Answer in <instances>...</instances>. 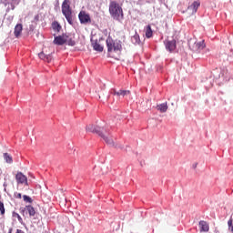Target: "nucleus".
I'll return each mask as SVG.
<instances>
[{"mask_svg": "<svg viewBox=\"0 0 233 233\" xmlns=\"http://www.w3.org/2000/svg\"><path fill=\"white\" fill-rule=\"evenodd\" d=\"M109 14L115 21L121 23L125 19V15L123 14V7L116 1H111L109 4Z\"/></svg>", "mask_w": 233, "mask_h": 233, "instance_id": "1", "label": "nucleus"}, {"mask_svg": "<svg viewBox=\"0 0 233 233\" xmlns=\"http://www.w3.org/2000/svg\"><path fill=\"white\" fill-rule=\"evenodd\" d=\"M86 131L98 134L100 137H102L107 145H114V139L105 135V133L106 132V127H96L94 125H89L86 127Z\"/></svg>", "mask_w": 233, "mask_h": 233, "instance_id": "2", "label": "nucleus"}, {"mask_svg": "<svg viewBox=\"0 0 233 233\" xmlns=\"http://www.w3.org/2000/svg\"><path fill=\"white\" fill-rule=\"evenodd\" d=\"M62 14L65 15L69 25H74V19H72V7H70V0H64L62 3Z\"/></svg>", "mask_w": 233, "mask_h": 233, "instance_id": "3", "label": "nucleus"}, {"mask_svg": "<svg viewBox=\"0 0 233 233\" xmlns=\"http://www.w3.org/2000/svg\"><path fill=\"white\" fill-rule=\"evenodd\" d=\"M107 46V52H121L122 46L119 42L114 41L111 37H108L106 41Z\"/></svg>", "mask_w": 233, "mask_h": 233, "instance_id": "4", "label": "nucleus"}, {"mask_svg": "<svg viewBox=\"0 0 233 233\" xmlns=\"http://www.w3.org/2000/svg\"><path fill=\"white\" fill-rule=\"evenodd\" d=\"M199 6H201V3H199V1H195L188 5L187 9L186 10L187 17L194 15L198 12V8H199Z\"/></svg>", "mask_w": 233, "mask_h": 233, "instance_id": "5", "label": "nucleus"}, {"mask_svg": "<svg viewBox=\"0 0 233 233\" xmlns=\"http://www.w3.org/2000/svg\"><path fill=\"white\" fill-rule=\"evenodd\" d=\"M78 19L81 25H88L89 23H92L90 15L86 13V11H80L78 14Z\"/></svg>", "mask_w": 233, "mask_h": 233, "instance_id": "6", "label": "nucleus"}, {"mask_svg": "<svg viewBox=\"0 0 233 233\" xmlns=\"http://www.w3.org/2000/svg\"><path fill=\"white\" fill-rule=\"evenodd\" d=\"M15 180L17 185H26L28 186V177L25 176L22 172H17L15 175Z\"/></svg>", "mask_w": 233, "mask_h": 233, "instance_id": "7", "label": "nucleus"}, {"mask_svg": "<svg viewBox=\"0 0 233 233\" xmlns=\"http://www.w3.org/2000/svg\"><path fill=\"white\" fill-rule=\"evenodd\" d=\"M205 46V40L195 42L192 46V50L193 52H201V50H203Z\"/></svg>", "mask_w": 233, "mask_h": 233, "instance_id": "8", "label": "nucleus"}, {"mask_svg": "<svg viewBox=\"0 0 233 233\" xmlns=\"http://www.w3.org/2000/svg\"><path fill=\"white\" fill-rule=\"evenodd\" d=\"M113 95L117 96V97H130V90H114Z\"/></svg>", "mask_w": 233, "mask_h": 233, "instance_id": "9", "label": "nucleus"}, {"mask_svg": "<svg viewBox=\"0 0 233 233\" xmlns=\"http://www.w3.org/2000/svg\"><path fill=\"white\" fill-rule=\"evenodd\" d=\"M55 45L63 46L66 43V34L55 37Z\"/></svg>", "mask_w": 233, "mask_h": 233, "instance_id": "10", "label": "nucleus"}, {"mask_svg": "<svg viewBox=\"0 0 233 233\" xmlns=\"http://www.w3.org/2000/svg\"><path fill=\"white\" fill-rule=\"evenodd\" d=\"M165 45L167 50L169 52H174V50H176V40H166Z\"/></svg>", "mask_w": 233, "mask_h": 233, "instance_id": "11", "label": "nucleus"}, {"mask_svg": "<svg viewBox=\"0 0 233 233\" xmlns=\"http://www.w3.org/2000/svg\"><path fill=\"white\" fill-rule=\"evenodd\" d=\"M198 227L200 228V232H208V230H210L208 223H207V221L205 220H200L198 223Z\"/></svg>", "mask_w": 233, "mask_h": 233, "instance_id": "12", "label": "nucleus"}, {"mask_svg": "<svg viewBox=\"0 0 233 233\" xmlns=\"http://www.w3.org/2000/svg\"><path fill=\"white\" fill-rule=\"evenodd\" d=\"M22 33H23V25L22 24H17L15 26L14 35L16 37H20Z\"/></svg>", "mask_w": 233, "mask_h": 233, "instance_id": "13", "label": "nucleus"}, {"mask_svg": "<svg viewBox=\"0 0 233 233\" xmlns=\"http://www.w3.org/2000/svg\"><path fill=\"white\" fill-rule=\"evenodd\" d=\"M66 43L69 46H76V40L71 35L66 34Z\"/></svg>", "mask_w": 233, "mask_h": 233, "instance_id": "14", "label": "nucleus"}, {"mask_svg": "<svg viewBox=\"0 0 233 233\" xmlns=\"http://www.w3.org/2000/svg\"><path fill=\"white\" fill-rule=\"evenodd\" d=\"M157 110H158L159 112L165 113L168 110V105L167 104V102L157 105Z\"/></svg>", "mask_w": 233, "mask_h": 233, "instance_id": "15", "label": "nucleus"}, {"mask_svg": "<svg viewBox=\"0 0 233 233\" xmlns=\"http://www.w3.org/2000/svg\"><path fill=\"white\" fill-rule=\"evenodd\" d=\"M21 0H5V3L11 5V10H15V5H19Z\"/></svg>", "mask_w": 233, "mask_h": 233, "instance_id": "16", "label": "nucleus"}, {"mask_svg": "<svg viewBox=\"0 0 233 233\" xmlns=\"http://www.w3.org/2000/svg\"><path fill=\"white\" fill-rule=\"evenodd\" d=\"M92 46H93L94 50H96V52H103V46H100L97 43V41L93 42Z\"/></svg>", "mask_w": 233, "mask_h": 233, "instance_id": "17", "label": "nucleus"}, {"mask_svg": "<svg viewBox=\"0 0 233 233\" xmlns=\"http://www.w3.org/2000/svg\"><path fill=\"white\" fill-rule=\"evenodd\" d=\"M153 35V32H152V26H150V25H148L147 27H146V37L147 39H150V37H152Z\"/></svg>", "mask_w": 233, "mask_h": 233, "instance_id": "18", "label": "nucleus"}, {"mask_svg": "<svg viewBox=\"0 0 233 233\" xmlns=\"http://www.w3.org/2000/svg\"><path fill=\"white\" fill-rule=\"evenodd\" d=\"M131 41L134 45H139L141 43V39L139 38V35L136 34L131 37Z\"/></svg>", "mask_w": 233, "mask_h": 233, "instance_id": "19", "label": "nucleus"}, {"mask_svg": "<svg viewBox=\"0 0 233 233\" xmlns=\"http://www.w3.org/2000/svg\"><path fill=\"white\" fill-rule=\"evenodd\" d=\"M25 210L28 212L29 216H35V209L32 206H26Z\"/></svg>", "mask_w": 233, "mask_h": 233, "instance_id": "20", "label": "nucleus"}, {"mask_svg": "<svg viewBox=\"0 0 233 233\" xmlns=\"http://www.w3.org/2000/svg\"><path fill=\"white\" fill-rule=\"evenodd\" d=\"M4 159H5L7 163H9V164L14 163V159L12 158V156H10V154H8V153H5V154H4Z\"/></svg>", "mask_w": 233, "mask_h": 233, "instance_id": "21", "label": "nucleus"}, {"mask_svg": "<svg viewBox=\"0 0 233 233\" xmlns=\"http://www.w3.org/2000/svg\"><path fill=\"white\" fill-rule=\"evenodd\" d=\"M52 28L56 32H61V25H59L57 22H53Z\"/></svg>", "mask_w": 233, "mask_h": 233, "instance_id": "22", "label": "nucleus"}, {"mask_svg": "<svg viewBox=\"0 0 233 233\" xmlns=\"http://www.w3.org/2000/svg\"><path fill=\"white\" fill-rule=\"evenodd\" d=\"M13 218H16L21 225H25V223L23 222V218H21V215H19V213L13 212Z\"/></svg>", "mask_w": 233, "mask_h": 233, "instance_id": "23", "label": "nucleus"}, {"mask_svg": "<svg viewBox=\"0 0 233 233\" xmlns=\"http://www.w3.org/2000/svg\"><path fill=\"white\" fill-rule=\"evenodd\" d=\"M5 203L0 201V215L5 216Z\"/></svg>", "mask_w": 233, "mask_h": 233, "instance_id": "24", "label": "nucleus"}, {"mask_svg": "<svg viewBox=\"0 0 233 233\" xmlns=\"http://www.w3.org/2000/svg\"><path fill=\"white\" fill-rule=\"evenodd\" d=\"M233 218L232 217L229 218V220L228 221V228L231 230V232H233Z\"/></svg>", "mask_w": 233, "mask_h": 233, "instance_id": "25", "label": "nucleus"}, {"mask_svg": "<svg viewBox=\"0 0 233 233\" xmlns=\"http://www.w3.org/2000/svg\"><path fill=\"white\" fill-rule=\"evenodd\" d=\"M23 198H24V201H25V203H32V198H30L26 195H24Z\"/></svg>", "mask_w": 233, "mask_h": 233, "instance_id": "26", "label": "nucleus"}, {"mask_svg": "<svg viewBox=\"0 0 233 233\" xmlns=\"http://www.w3.org/2000/svg\"><path fill=\"white\" fill-rule=\"evenodd\" d=\"M46 56H47V55H46L45 52H41V53L38 55V56H39L41 59H43V61H45V60L46 59Z\"/></svg>", "mask_w": 233, "mask_h": 233, "instance_id": "27", "label": "nucleus"}, {"mask_svg": "<svg viewBox=\"0 0 233 233\" xmlns=\"http://www.w3.org/2000/svg\"><path fill=\"white\" fill-rule=\"evenodd\" d=\"M45 61H46V63H50V61H52V56L46 55Z\"/></svg>", "mask_w": 233, "mask_h": 233, "instance_id": "28", "label": "nucleus"}, {"mask_svg": "<svg viewBox=\"0 0 233 233\" xmlns=\"http://www.w3.org/2000/svg\"><path fill=\"white\" fill-rule=\"evenodd\" d=\"M14 196H15V198L16 199H21V198H22L21 193H17V192H15Z\"/></svg>", "mask_w": 233, "mask_h": 233, "instance_id": "29", "label": "nucleus"}]
</instances>
